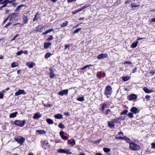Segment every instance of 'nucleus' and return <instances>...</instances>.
<instances>
[{
    "label": "nucleus",
    "instance_id": "nucleus-1",
    "mask_svg": "<svg viewBox=\"0 0 155 155\" xmlns=\"http://www.w3.org/2000/svg\"><path fill=\"white\" fill-rule=\"evenodd\" d=\"M112 93V88L111 86H107L105 88L104 94L107 97L109 98L111 96Z\"/></svg>",
    "mask_w": 155,
    "mask_h": 155
},
{
    "label": "nucleus",
    "instance_id": "nucleus-2",
    "mask_svg": "<svg viewBox=\"0 0 155 155\" xmlns=\"http://www.w3.org/2000/svg\"><path fill=\"white\" fill-rule=\"evenodd\" d=\"M129 147L132 150L136 151L140 149V147L134 142L130 143Z\"/></svg>",
    "mask_w": 155,
    "mask_h": 155
},
{
    "label": "nucleus",
    "instance_id": "nucleus-3",
    "mask_svg": "<svg viewBox=\"0 0 155 155\" xmlns=\"http://www.w3.org/2000/svg\"><path fill=\"white\" fill-rule=\"evenodd\" d=\"M26 120H16L14 121V124L20 127H23L25 124Z\"/></svg>",
    "mask_w": 155,
    "mask_h": 155
},
{
    "label": "nucleus",
    "instance_id": "nucleus-4",
    "mask_svg": "<svg viewBox=\"0 0 155 155\" xmlns=\"http://www.w3.org/2000/svg\"><path fill=\"white\" fill-rule=\"evenodd\" d=\"M15 140L17 141L18 143L20 145L22 144L25 141V138L21 137H19L15 138Z\"/></svg>",
    "mask_w": 155,
    "mask_h": 155
},
{
    "label": "nucleus",
    "instance_id": "nucleus-5",
    "mask_svg": "<svg viewBox=\"0 0 155 155\" xmlns=\"http://www.w3.org/2000/svg\"><path fill=\"white\" fill-rule=\"evenodd\" d=\"M58 152L61 153H65L67 154H71L72 153L70 152L69 149L67 150L66 149H60L58 150Z\"/></svg>",
    "mask_w": 155,
    "mask_h": 155
},
{
    "label": "nucleus",
    "instance_id": "nucleus-6",
    "mask_svg": "<svg viewBox=\"0 0 155 155\" xmlns=\"http://www.w3.org/2000/svg\"><path fill=\"white\" fill-rule=\"evenodd\" d=\"M17 17V14L14 13L11 15L9 21H13L17 20L18 19Z\"/></svg>",
    "mask_w": 155,
    "mask_h": 155
},
{
    "label": "nucleus",
    "instance_id": "nucleus-7",
    "mask_svg": "<svg viewBox=\"0 0 155 155\" xmlns=\"http://www.w3.org/2000/svg\"><path fill=\"white\" fill-rule=\"evenodd\" d=\"M26 92L24 90L19 89L15 93V96H18L21 94L25 95L26 94Z\"/></svg>",
    "mask_w": 155,
    "mask_h": 155
},
{
    "label": "nucleus",
    "instance_id": "nucleus-8",
    "mask_svg": "<svg viewBox=\"0 0 155 155\" xmlns=\"http://www.w3.org/2000/svg\"><path fill=\"white\" fill-rule=\"evenodd\" d=\"M68 91V89L63 90L59 91L58 93V94L61 96H63L64 95H67Z\"/></svg>",
    "mask_w": 155,
    "mask_h": 155
},
{
    "label": "nucleus",
    "instance_id": "nucleus-9",
    "mask_svg": "<svg viewBox=\"0 0 155 155\" xmlns=\"http://www.w3.org/2000/svg\"><path fill=\"white\" fill-rule=\"evenodd\" d=\"M130 111L134 114H136L139 112V110L137 108L134 107H133L131 108Z\"/></svg>",
    "mask_w": 155,
    "mask_h": 155
},
{
    "label": "nucleus",
    "instance_id": "nucleus-10",
    "mask_svg": "<svg viewBox=\"0 0 155 155\" xmlns=\"http://www.w3.org/2000/svg\"><path fill=\"white\" fill-rule=\"evenodd\" d=\"M108 57V55L107 54H99L97 57V58L99 59H103L106 58Z\"/></svg>",
    "mask_w": 155,
    "mask_h": 155
},
{
    "label": "nucleus",
    "instance_id": "nucleus-11",
    "mask_svg": "<svg viewBox=\"0 0 155 155\" xmlns=\"http://www.w3.org/2000/svg\"><path fill=\"white\" fill-rule=\"evenodd\" d=\"M137 98L136 95L134 94H132L130 95L129 97V100L130 101H132L134 99Z\"/></svg>",
    "mask_w": 155,
    "mask_h": 155
},
{
    "label": "nucleus",
    "instance_id": "nucleus-12",
    "mask_svg": "<svg viewBox=\"0 0 155 155\" xmlns=\"http://www.w3.org/2000/svg\"><path fill=\"white\" fill-rule=\"evenodd\" d=\"M49 70L50 71L49 77L51 78H52L55 76V75L54 73V71L52 68H50Z\"/></svg>",
    "mask_w": 155,
    "mask_h": 155
},
{
    "label": "nucleus",
    "instance_id": "nucleus-13",
    "mask_svg": "<svg viewBox=\"0 0 155 155\" xmlns=\"http://www.w3.org/2000/svg\"><path fill=\"white\" fill-rule=\"evenodd\" d=\"M143 91L146 93H150L153 92V90H150L147 87H144L143 88Z\"/></svg>",
    "mask_w": 155,
    "mask_h": 155
},
{
    "label": "nucleus",
    "instance_id": "nucleus-14",
    "mask_svg": "<svg viewBox=\"0 0 155 155\" xmlns=\"http://www.w3.org/2000/svg\"><path fill=\"white\" fill-rule=\"evenodd\" d=\"M114 123L112 120L110 121H108V125L111 128H113L114 126Z\"/></svg>",
    "mask_w": 155,
    "mask_h": 155
},
{
    "label": "nucleus",
    "instance_id": "nucleus-15",
    "mask_svg": "<svg viewBox=\"0 0 155 155\" xmlns=\"http://www.w3.org/2000/svg\"><path fill=\"white\" fill-rule=\"evenodd\" d=\"M51 45V43L50 42L45 43L44 44V48L46 49H48Z\"/></svg>",
    "mask_w": 155,
    "mask_h": 155
},
{
    "label": "nucleus",
    "instance_id": "nucleus-16",
    "mask_svg": "<svg viewBox=\"0 0 155 155\" xmlns=\"http://www.w3.org/2000/svg\"><path fill=\"white\" fill-rule=\"evenodd\" d=\"M60 134L62 139L64 140H67L68 139V137H67L64 136V135L63 131L60 132Z\"/></svg>",
    "mask_w": 155,
    "mask_h": 155
},
{
    "label": "nucleus",
    "instance_id": "nucleus-17",
    "mask_svg": "<svg viewBox=\"0 0 155 155\" xmlns=\"http://www.w3.org/2000/svg\"><path fill=\"white\" fill-rule=\"evenodd\" d=\"M68 143H69L74 145L75 144V141L74 140L72 139H71L68 140Z\"/></svg>",
    "mask_w": 155,
    "mask_h": 155
},
{
    "label": "nucleus",
    "instance_id": "nucleus-18",
    "mask_svg": "<svg viewBox=\"0 0 155 155\" xmlns=\"http://www.w3.org/2000/svg\"><path fill=\"white\" fill-rule=\"evenodd\" d=\"M130 77L128 76H123L122 77V79L124 81H126L130 78Z\"/></svg>",
    "mask_w": 155,
    "mask_h": 155
},
{
    "label": "nucleus",
    "instance_id": "nucleus-19",
    "mask_svg": "<svg viewBox=\"0 0 155 155\" xmlns=\"http://www.w3.org/2000/svg\"><path fill=\"white\" fill-rule=\"evenodd\" d=\"M54 117L57 119H61L63 118V116L61 114H57L54 115Z\"/></svg>",
    "mask_w": 155,
    "mask_h": 155
},
{
    "label": "nucleus",
    "instance_id": "nucleus-20",
    "mask_svg": "<svg viewBox=\"0 0 155 155\" xmlns=\"http://www.w3.org/2000/svg\"><path fill=\"white\" fill-rule=\"evenodd\" d=\"M1 4H3V5L0 7V10H2V8L6 7L7 5V4L5 0L1 3Z\"/></svg>",
    "mask_w": 155,
    "mask_h": 155
},
{
    "label": "nucleus",
    "instance_id": "nucleus-21",
    "mask_svg": "<svg viewBox=\"0 0 155 155\" xmlns=\"http://www.w3.org/2000/svg\"><path fill=\"white\" fill-rule=\"evenodd\" d=\"M18 112H15L14 113H13L10 114L9 116V117L11 118H14L15 117L17 114Z\"/></svg>",
    "mask_w": 155,
    "mask_h": 155
},
{
    "label": "nucleus",
    "instance_id": "nucleus-22",
    "mask_svg": "<svg viewBox=\"0 0 155 155\" xmlns=\"http://www.w3.org/2000/svg\"><path fill=\"white\" fill-rule=\"evenodd\" d=\"M46 121L48 124H53L54 122L50 118H47L46 119Z\"/></svg>",
    "mask_w": 155,
    "mask_h": 155
},
{
    "label": "nucleus",
    "instance_id": "nucleus-23",
    "mask_svg": "<svg viewBox=\"0 0 155 155\" xmlns=\"http://www.w3.org/2000/svg\"><path fill=\"white\" fill-rule=\"evenodd\" d=\"M54 31V29H53V28L51 29L46 30L45 31V32H43L42 33V35H45V34L48 33H49L51 31Z\"/></svg>",
    "mask_w": 155,
    "mask_h": 155
},
{
    "label": "nucleus",
    "instance_id": "nucleus-24",
    "mask_svg": "<svg viewBox=\"0 0 155 155\" xmlns=\"http://www.w3.org/2000/svg\"><path fill=\"white\" fill-rule=\"evenodd\" d=\"M93 66V65H92L91 64H90L89 65H87L84 66L82 68H81V70H84L86 69L87 68H89V67Z\"/></svg>",
    "mask_w": 155,
    "mask_h": 155
},
{
    "label": "nucleus",
    "instance_id": "nucleus-25",
    "mask_svg": "<svg viewBox=\"0 0 155 155\" xmlns=\"http://www.w3.org/2000/svg\"><path fill=\"white\" fill-rule=\"evenodd\" d=\"M120 120L119 117L112 119L114 123H119L120 122V121L119 120Z\"/></svg>",
    "mask_w": 155,
    "mask_h": 155
},
{
    "label": "nucleus",
    "instance_id": "nucleus-26",
    "mask_svg": "<svg viewBox=\"0 0 155 155\" xmlns=\"http://www.w3.org/2000/svg\"><path fill=\"white\" fill-rule=\"evenodd\" d=\"M23 21L25 24H26L28 22V19L27 16H24L23 18Z\"/></svg>",
    "mask_w": 155,
    "mask_h": 155
},
{
    "label": "nucleus",
    "instance_id": "nucleus-27",
    "mask_svg": "<svg viewBox=\"0 0 155 155\" xmlns=\"http://www.w3.org/2000/svg\"><path fill=\"white\" fill-rule=\"evenodd\" d=\"M26 65L29 68H31L33 66V63L32 62H28Z\"/></svg>",
    "mask_w": 155,
    "mask_h": 155
},
{
    "label": "nucleus",
    "instance_id": "nucleus-28",
    "mask_svg": "<svg viewBox=\"0 0 155 155\" xmlns=\"http://www.w3.org/2000/svg\"><path fill=\"white\" fill-rule=\"evenodd\" d=\"M137 45V41H136V42H133L132 43L131 45V47L132 48H136Z\"/></svg>",
    "mask_w": 155,
    "mask_h": 155
},
{
    "label": "nucleus",
    "instance_id": "nucleus-29",
    "mask_svg": "<svg viewBox=\"0 0 155 155\" xmlns=\"http://www.w3.org/2000/svg\"><path fill=\"white\" fill-rule=\"evenodd\" d=\"M25 6V5H21L17 6L15 10V12H16L21 7H24Z\"/></svg>",
    "mask_w": 155,
    "mask_h": 155
},
{
    "label": "nucleus",
    "instance_id": "nucleus-30",
    "mask_svg": "<svg viewBox=\"0 0 155 155\" xmlns=\"http://www.w3.org/2000/svg\"><path fill=\"white\" fill-rule=\"evenodd\" d=\"M103 150L105 153H107L110 151V148L105 147L103 148Z\"/></svg>",
    "mask_w": 155,
    "mask_h": 155
},
{
    "label": "nucleus",
    "instance_id": "nucleus-31",
    "mask_svg": "<svg viewBox=\"0 0 155 155\" xmlns=\"http://www.w3.org/2000/svg\"><path fill=\"white\" fill-rule=\"evenodd\" d=\"M51 55V54L50 53L48 52L46 53L45 54V58H48L50 57Z\"/></svg>",
    "mask_w": 155,
    "mask_h": 155
},
{
    "label": "nucleus",
    "instance_id": "nucleus-32",
    "mask_svg": "<svg viewBox=\"0 0 155 155\" xmlns=\"http://www.w3.org/2000/svg\"><path fill=\"white\" fill-rule=\"evenodd\" d=\"M128 112V110H124L120 113V115H122L124 114H127Z\"/></svg>",
    "mask_w": 155,
    "mask_h": 155
},
{
    "label": "nucleus",
    "instance_id": "nucleus-33",
    "mask_svg": "<svg viewBox=\"0 0 155 155\" xmlns=\"http://www.w3.org/2000/svg\"><path fill=\"white\" fill-rule=\"evenodd\" d=\"M5 2H6V4L7 5L8 3H12V2H15V0H5Z\"/></svg>",
    "mask_w": 155,
    "mask_h": 155
},
{
    "label": "nucleus",
    "instance_id": "nucleus-34",
    "mask_svg": "<svg viewBox=\"0 0 155 155\" xmlns=\"http://www.w3.org/2000/svg\"><path fill=\"white\" fill-rule=\"evenodd\" d=\"M39 118V112H38L34 115L33 118L34 119H36Z\"/></svg>",
    "mask_w": 155,
    "mask_h": 155
},
{
    "label": "nucleus",
    "instance_id": "nucleus-35",
    "mask_svg": "<svg viewBox=\"0 0 155 155\" xmlns=\"http://www.w3.org/2000/svg\"><path fill=\"white\" fill-rule=\"evenodd\" d=\"M68 23V21H66L65 22L63 23L61 25V27H65Z\"/></svg>",
    "mask_w": 155,
    "mask_h": 155
},
{
    "label": "nucleus",
    "instance_id": "nucleus-36",
    "mask_svg": "<svg viewBox=\"0 0 155 155\" xmlns=\"http://www.w3.org/2000/svg\"><path fill=\"white\" fill-rule=\"evenodd\" d=\"M77 100L80 101H83L84 100V97L78 98H77Z\"/></svg>",
    "mask_w": 155,
    "mask_h": 155
},
{
    "label": "nucleus",
    "instance_id": "nucleus-37",
    "mask_svg": "<svg viewBox=\"0 0 155 155\" xmlns=\"http://www.w3.org/2000/svg\"><path fill=\"white\" fill-rule=\"evenodd\" d=\"M53 38V37L52 35H50L47 39H46L47 41H50L52 40Z\"/></svg>",
    "mask_w": 155,
    "mask_h": 155
},
{
    "label": "nucleus",
    "instance_id": "nucleus-38",
    "mask_svg": "<svg viewBox=\"0 0 155 155\" xmlns=\"http://www.w3.org/2000/svg\"><path fill=\"white\" fill-rule=\"evenodd\" d=\"M81 28H77L73 31V34H75L78 33L79 31L81 29Z\"/></svg>",
    "mask_w": 155,
    "mask_h": 155
},
{
    "label": "nucleus",
    "instance_id": "nucleus-39",
    "mask_svg": "<svg viewBox=\"0 0 155 155\" xmlns=\"http://www.w3.org/2000/svg\"><path fill=\"white\" fill-rule=\"evenodd\" d=\"M140 5H136L134 3H132L131 4V7H138Z\"/></svg>",
    "mask_w": 155,
    "mask_h": 155
},
{
    "label": "nucleus",
    "instance_id": "nucleus-40",
    "mask_svg": "<svg viewBox=\"0 0 155 155\" xmlns=\"http://www.w3.org/2000/svg\"><path fill=\"white\" fill-rule=\"evenodd\" d=\"M18 66V64L17 63L13 62L11 64L12 67V68H14Z\"/></svg>",
    "mask_w": 155,
    "mask_h": 155
},
{
    "label": "nucleus",
    "instance_id": "nucleus-41",
    "mask_svg": "<svg viewBox=\"0 0 155 155\" xmlns=\"http://www.w3.org/2000/svg\"><path fill=\"white\" fill-rule=\"evenodd\" d=\"M101 72H102L101 71L99 72H98V73L97 74V76L99 78H100L102 77V74Z\"/></svg>",
    "mask_w": 155,
    "mask_h": 155
},
{
    "label": "nucleus",
    "instance_id": "nucleus-42",
    "mask_svg": "<svg viewBox=\"0 0 155 155\" xmlns=\"http://www.w3.org/2000/svg\"><path fill=\"white\" fill-rule=\"evenodd\" d=\"M81 9L80 8L79 9H78V10H75V11H74L73 12H72V14H73V15H74L80 12L81 11Z\"/></svg>",
    "mask_w": 155,
    "mask_h": 155
},
{
    "label": "nucleus",
    "instance_id": "nucleus-43",
    "mask_svg": "<svg viewBox=\"0 0 155 155\" xmlns=\"http://www.w3.org/2000/svg\"><path fill=\"white\" fill-rule=\"evenodd\" d=\"M58 127L61 128H64V125L62 124V123H60L59 124Z\"/></svg>",
    "mask_w": 155,
    "mask_h": 155
},
{
    "label": "nucleus",
    "instance_id": "nucleus-44",
    "mask_svg": "<svg viewBox=\"0 0 155 155\" xmlns=\"http://www.w3.org/2000/svg\"><path fill=\"white\" fill-rule=\"evenodd\" d=\"M128 116L130 118H132L134 117L133 114L131 112L129 113L128 114Z\"/></svg>",
    "mask_w": 155,
    "mask_h": 155
},
{
    "label": "nucleus",
    "instance_id": "nucleus-45",
    "mask_svg": "<svg viewBox=\"0 0 155 155\" xmlns=\"http://www.w3.org/2000/svg\"><path fill=\"white\" fill-rule=\"evenodd\" d=\"M23 53V51H19L18 52L16 53V55L18 56L20 55L21 54H22Z\"/></svg>",
    "mask_w": 155,
    "mask_h": 155
},
{
    "label": "nucleus",
    "instance_id": "nucleus-46",
    "mask_svg": "<svg viewBox=\"0 0 155 155\" xmlns=\"http://www.w3.org/2000/svg\"><path fill=\"white\" fill-rule=\"evenodd\" d=\"M46 132L44 130H39V134H45Z\"/></svg>",
    "mask_w": 155,
    "mask_h": 155
},
{
    "label": "nucleus",
    "instance_id": "nucleus-47",
    "mask_svg": "<svg viewBox=\"0 0 155 155\" xmlns=\"http://www.w3.org/2000/svg\"><path fill=\"white\" fill-rule=\"evenodd\" d=\"M38 12H37V14L35 15V17L33 18V20L34 21H35V20H38V18L37 15H38Z\"/></svg>",
    "mask_w": 155,
    "mask_h": 155
},
{
    "label": "nucleus",
    "instance_id": "nucleus-48",
    "mask_svg": "<svg viewBox=\"0 0 155 155\" xmlns=\"http://www.w3.org/2000/svg\"><path fill=\"white\" fill-rule=\"evenodd\" d=\"M106 107V104L104 103L102 104V110H103Z\"/></svg>",
    "mask_w": 155,
    "mask_h": 155
},
{
    "label": "nucleus",
    "instance_id": "nucleus-49",
    "mask_svg": "<svg viewBox=\"0 0 155 155\" xmlns=\"http://www.w3.org/2000/svg\"><path fill=\"white\" fill-rule=\"evenodd\" d=\"M152 148H155V142H153L151 144Z\"/></svg>",
    "mask_w": 155,
    "mask_h": 155
},
{
    "label": "nucleus",
    "instance_id": "nucleus-50",
    "mask_svg": "<svg viewBox=\"0 0 155 155\" xmlns=\"http://www.w3.org/2000/svg\"><path fill=\"white\" fill-rule=\"evenodd\" d=\"M45 145L47 147H50V145L46 141H45Z\"/></svg>",
    "mask_w": 155,
    "mask_h": 155
},
{
    "label": "nucleus",
    "instance_id": "nucleus-51",
    "mask_svg": "<svg viewBox=\"0 0 155 155\" xmlns=\"http://www.w3.org/2000/svg\"><path fill=\"white\" fill-rule=\"evenodd\" d=\"M150 74L152 75H153L155 74V70L152 71L150 72Z\"/></svg>",
    "mask_w": 155,
    "mask_h": 155
},
{
    "label": "nucleus",
    "instance_id": "nucleus-52",
    "mask_svg": "<svg viewBox=\"0 0 155 155\" xmlns=\"http://www.w3.org/2000/svg\"><path fill=\"white\" fill-rule=\"evenodd\" d=\"M89 5H85L84 6L82 7L81 8H80V9H81V10H82L85 9V8L87 7Z\"/></svg>",
    "mask_w": 155,
    "mask_h": 155
},
{
    "label": "nucleus",
    "instance_id": "nucleus-53",
    "mask_svg": "<svg viewBox=\"0 0 155 155\" xmlns=\"http://www.w3.org/2000/svg\"><path fill=\"white\" fill-rule=\"evenodd\" d=\"M70 46V45L69 44L68 45H64V49L66 50Z\"/></svg>",
    "mask_w": 155,
    "mask_h": 155
},
{
    "label": "nucleus",
    "instance_id": "nucleus-54",
    "mask_svg": "<svg viewBox=\"0 0 155 155\" xmlns=\"http://www.w3.org/2000/svg\"><path fill=\"white\" fill-rule=\"evenodd\" d=\"M12 24V22H9L5 26V28H7L8 27V26H9L11 24Z\"/></svg>",
    "mask_w": 155,
    "mask_h": 155
},
{
    "label": "nucleus",
    "instance_id": "nucleus-55",
    "mask_svg": "<svg viewBox=\"0 0 155 155\" xmlns=\"http://www.w3.org/2000/svg\"><path fill=\"white\" fill-rule=\"evenodd\" d=\"M55 142L56 143H59L61 142V140L60 139H56L55 140Z\"/></svg>",
    "mask_w": 155,
    "mask_h": 155
},
{
    "label": "nucleus",
    "instance_id": "nucleus-56",
    "mask_svg": "<svg viewBox=\"0 0 155 155\" xmlns=\"http://www.w3.org/2000/svg\"><path fill=\"white\" fill-rule=\"evenodd\" d=\"M4 94H2L1 92H0V99H2L3 98Z\"/></svg>",
    "mask_w": 155,
    "mask_h": 155
},
{
    "label": "nucleus",
    "instance_id": "nucleus-57",
    "mask_svg": "<svg viewBox=\"0 0 155 155\" xmlns=\"http://www.w3.org/2000/svg\"><path fill=\"white\" fill-rule=\"evenodd\" d=\"M120 120H124L125 119V117H124L120 116L119 117Z\"/></svg>",
    "mask_w": 155,
    "mask_h": 155
},
{
    "label": "nucleus",
    "instance_id": "nucleus-58",
    "mask_svg": "<svg viewBox=\"0 0 155 155\" xmlns=\"http://www.w3.org/2000/svg\"><path fill=\"white\" fill-rule=\"evenodd\" d=\"M122 137H120V136L117 137H117H115V138L117 139H122Z\"/></svg>",
    "mask_w": 155,
    "mask_h": 155
},
{
    "label": "nucleus",
    "instance_id": "nucleus-59",
    "mask_svg": "<svg viewBox=\"0 0 155 155\" xmlns=\"http://www.w3.org/2000/svg\"><path fill=\"white\" fill-rule=\"evenodd\" d=\"M145 97L147 99L149 100L150 98V96L148 95H147L145 96Z\"/></svg>",
    "mask_w": 155,
    "mask_h": 155
},
{
    "label": "nucleus",
    "instance_id": "nucleus-60",
    "mask_svg": "<svg viewBox=\"0 0 155 155\" xmlns=\"http://www.w3.org/2000/svg\"><path fill=\"white\" fill-rule=\"evenodd\" d=\"M126 141L127 143H130V140L129 138L127 137V139L126 140Z\"/></svg>",
    "mask_w": 155,
    "mask_h": 155
},
{
    "label": "nucleus",
    "instance_id": "nucleus-61",
    "mask_svg": "<svg viewBox=\"0 0 155 155\" xmlns=\"http://www.w3.org/2000/svg\"><path fill=\"white\" fill-rule=\"evenodd\" d=\"M132 64V62L130 61H126L124 62V64Z\"/></svg>",
    "mask_w": 155,
    "mask_h": 155
},
{
    "label": "nucleus",
    "instance_id": "nucleus-62",
    "mask_svg": "<svg viewBox=\"0 0 155 155\" xmlns=\"http://www.w3.org/2000/svg\"><path fill=\"white\" fill-rule=\"evenodd\" d=\"M9 16L10 15L8 16L7 17V18L5 19L4 20V21H3L4 24L5 23V22H6V21H7Z\"/></svg>",
    "mask_w": 155,
    "mask_h": 155
},
{
    "label": "nucleus",
    "instance_id": "nucleus-63",
    "mask_svg": "<svg viewBox=\"0 0 155 155\" xmlns=\"http://www.w3.org/2000/svg\"><path fill=\"white\" fill-rule=\"evenodd\" d=\"M150 22H155V18H152L150 20Z\"/></svg>",
    "mask_w": 155,
    "mask_h": 155
},
{
    "label": "nucleus",
    "instance_id": "nucleus-64",
    "mask_svg": "<svg viewBox=\"0 0 155 155\" xmlns=\"http://www.w3.org/2000/svg\"><path fill=\"white\" fill-rule=\"evenodd\" d=\"M137 67H135L134 68V69L133 70V71H132V73H135L136 71H137Z\"/></svg>",
    "mask_w": 155,
    "mask_h": 155
}]
</instances>
